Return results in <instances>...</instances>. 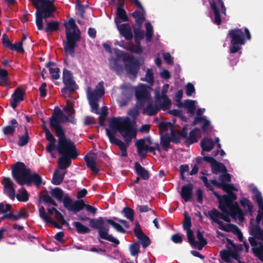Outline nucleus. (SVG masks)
<instances>
[{
    "label": "nucleus",
    "instance_id": "33",
    "mask_svg": "<svg viewBox=\"0 0 263 263\" xmlns=\"http://www.w3.org/2000/svg\"><path fill=\"white\" fill-rule=\"evenodd\" d=\"M18 126V123L16 119H13L10 121V124L4 127L2 129L5 135H12L15 132V127Z\"/></svg>",
    "mask_w": 263,
    "mask_h": 263
},
{
    "label": "nucleus",
    "instance_id": "41",
    "mask_svg": "<svg viewBox=\"0 0 263 263\" xmlns=\"http://www.w3.org/2000/svg\"><path fill=\"white\" fill-rule=\"evenodd\" d=\"M131 15L135 19V22L137 26L141 27L143 22L145 20L144 14L137 10Z\"/></svg>",
    "mask_w": 263,
    "mask_h": 263
},
{
    "label": "nucleus",
    "instance_id": "27",
    "mask_svg": "<svg viewBox=\"0 0 263 263\" xmlns=\"http://www.w3.org/2000/svg\"><path fill=\"white\" fill-rule=\"evenodd\" d=\"M134 165L135 172L138 177L145 180L149 179V174L147 170L142 166L138 162H136Z\"/></svg>",
    "mask_w": 263,
    "mask_h": 263
},
{
    "label": "nucleus",
    "instance_id": "55",
    "mask_svg": "<svg viewBox=\"0 0 263 263\" xmlns=\"http://www.w3.org/2000/svg\"><path fill=\"white\" fill-rule=\"evenodd\" d=\"M237 227L236 225L231 223L227 224H223V223H222L221 225H219V228L220 230L227 232H231L233 233Z\"/></svg>",
    "mask_w": 263,
    "mask_h": 263
},
{
    "label": "nucleus",
    "instance_id": "35",
    "mask_svg": "<svg viewBox=\"0 0 263 263\" xmlns=\"http://www.w3.org/2000/svg\"><path fill=\"white\" fill-rule=\"evenodd\" d=\"M199 131V129L195 127L190 132L189 136L187 137L184 142L186 146H189L198 141L197 134Z\"/></svg>",
    "mask_w": 263,
    "mask_h": 263
},
{
    "label": "nucleus",
    "instance_id": "30",
    "mask_svg": "<svg viewBox=\"0 0 263 263\" xmlns=\"http://www.w3.org/2000/svg\"><path fill=\"white\" fill-rule=\"evenodd\" d=\"M215 144V142L211 139L204 138L201 140L200 146L202 151L210 152L214 147ZM201 154L202 156L204 155L203 152H201Z\"/></svg>",
    "mask_w": 263,
    "mask_h": 263
},
{
    "label": "nucleus",
    "instance_id": "12",
    "mask_svg": "<svg viewBox=\"0 0 263 263\" xmlns=\"http://www.w3.org/2000/svg\"><path fill=\"white\" fill-rule=\"evenodd\" d=\"M51 195L60 202H62L64 206L69 211L72 208L73 201L68 194L64 195L63 190L60 187H55L51 191Z\"/></svg>",
    "mask_w": 263,
    "mask_h": 263
},
{
    "label": "nucleus",
    "instance_id": "31",
    "mask_svg": "<svg viewBox=\"0 0 263 263\" xmlns=\"http://www.w3.org/2000/svg\"><path fill=\"white\" fill-rule=\"evenodd\" d=\"M252 199L256 201L259 210H261V212L263 214V198L261 193L256 187H254L252 189Z\"/></svg>",
    "mask_w": 263,
    "mask_h": 263
},
{
    "label": "nucleus",
    "instance_id": "10",
    "mask_svg": "<svg viewBox=\"0 0 263 263\" xmlns=\"http://www.w3.org/2000/svg\"><path fill=\"white\" fill-rule=\"evenodd\" d=\"M150 89L149 86L145 84H141L136 89L135 97L138 107H143L146 103L151 101Z\"/></svg>",
    "mask_w": 263,
    "mask_h": 263
},
{
    "label": "nucleus",
    "instance_id": "61",
    "mask_svg": "<svg viewBox=\"0 0 263 263\" xmlns=\"http://www.w3.org/2000/svg\"><path fill=\"white\" fill-rule=\"evenodd\" d=\"M11 50L16 51L17 52L23 53L25 50L23 47L22 42H20L15 44H12L10 48Z\"/></svg>",
    "mask_w": 263,
    "mask_h": 263
},
{
    "label": "nucleus",
    "instance_id": "24",
    "mask_svg": "<svg viewBox=\"0 0 263 263\" xmlns=\"http://www.w3.org/2000/svg\"><path fill=\"white\" fill-rule=\"evenodd\" d=\"M193 184L191 182L181 187V196L186 202L191 201L193 198Z\"/></svg>",
    "mask_w": 263,
    "mask_h": 263
},
{
    "label": "nucleus",
    "instance_id": "46",
    "mask_svg": "<svg viewBox=\"0 0 263 263\" xmlns=\"http://www.w3.org/2000/svg\"><path fill=\"white\" fill-rule=\"evenodd\" d=\"M65 173H59L58 171H55L53 175L51 182L54 185H59L63 181Z\"/></svg>",
    "mask_w": 263,
    "mask_h": 263
},
{
    "label": "nucleus",
    "instance_id": "13",
    "mask_svg": "<svg viewBox=\"0 0 263 263\" xmlns=\"http://www.w3.org/2000/svg\"><path fill=\"white\" fill-rule=\"evenodd\" d=\"M209 2L210 7L213 10L214 15V23L217 25H219L221 24V18L220 10L217 7V5L218 4L220 5L222 13L226 15L227 9L224 3L222 0H209Z\"/></svg>",
    "mask_w": 263,
    "mask_h": 263
},
{
    "label": "nucleus",
    "instance_id": "58",
    "mask_svg": "<svg viewBox=\"0 0 263 263\" xmlns=\"http://www.w3.org/2000/svg\"><path fill=\"white\" fill-rule=\"evenodd\" d=\"M107 223L113 227L117 231L122 233H125L126 231L119 223L115 222L111 219L107 220Z\"/></svg>",
    "mask_w": 263,
    "mask_h": 263
},
{
    "label": "nucleus",
    "instance_id": "23",
    "mask_svg": "<svg viewBox=\"0 0 263 263\" xmlns=\"http://www.w3.org/2000/svg\"><path fill=\"white\" fill-rule=\"evenodd\" d=\"M52 119L53 120L55 119L59 122L60 125H61V123L66 122L68 121L69 118L68 116H66L60 109V108L56 106L54 108V111L52 114V116L49 118V124L50 127H51V121Z\"/></svg>",
    "mask_w": 263,
    "mask_h": 263
},
{
    "label": "nucleus",
    "instance_id": "63",
    "mask_svg": "<svg viewBox=\"0 0 263 263\" xmlns=\"http://www.w3.org/2000/svg\"><path fill=\"white\" fill-rule=\"evenodd\" d=\"M12 219L14 221H17L20 219L26 218L28 214L26 212L22 211H18L17 214H13L11 213Z\"/></svg>",
    "mask_w": 263,
    "mask_h": 263
},
{
    "label": "nucleus",
    "instance_id": "29",
    "mask_svg": "<svg viewBox=\"0 0 263 263\" xmlns=\"http://www.w3.org/2000/svg\"><path fill=\"white\" fill-rule=\"evenodd\" d=\"M43 179L42 177L36 173H34L31 176L25 181L27 186L33 183L37 188H39L42 183Z\"/></svg>",
    "mask_w": 263,
    "mask_h": 263
},
{
    "label": "nucleus",
    "instance_id": "3",
    "mask_svg": "<svg viewBox=\"0 0 263 263\" xmlns=\"http://www.w3.org/2000/svg\"><path fill=\"white\" fill-rule=\"evenodd\" d=\"M36 9L35 23L38 30L44 29L43 19L53 18L56 7L54 4L55 0H29Z\"/></svg>",
    "mask_w": 263,
    "mask_h": 263
},
{
    "label": "nucleus",
    "instance_id": "40",
    "mask_svg": "<svg viewBox=\"0 0 263 263\" xmlns=\"http://www.w3.org/2000/svg\"><path fill=\"white\" fill-rule=\"evenodd\" d=\"M25 94V91L23 88L21 87L16 88L12 95H11V97L13 100H15L16 101H24V96Z\"/></svg>",
    "mask_w": 263,
    "mask_h": 263
},
{
    "label": "nucleus",
    "instance_id": "54",
    "mask_svg": "<svg viewBox=\"0 0 263 263\" xmlns=\"http://www.w3.org/2000/svg\"><path fill=\"white\" fill-rule=\"evenodd\" d=\"M124 216L129 219L130 221H134V211L129 207H125L122 211Z\"/></svg>",
    "mask_w": 263,
    "mask_h": 263
},
{
    "label": "nucleus",
    "instance_id": "6",
    "mask_svg": "<svg viewBox=\"0 0 263 263\" xmlns=\"http://www.w3.org/2000/svg\"><path fill=\"white\" fill-rule=\"evenodd\" d=\"M227 37L231 39L229 50L230 53H236L241 48V45H245L246 40L251 39V34L247 28H235L229 31Z\"/></svg>",
    "mask_w": 263,
    "mask_h": 263
},
{
    "label": "nucleus",
    "instance_id": "19",
    "mask_svg": "<svg viewBox=\"0 0 263 263\" xmlns=\"http://www.w3.org/2000/svg\"><path fill=\"white\" fill-rule=\"evenodd\" d=\"M204 158L206 162L211 164V170L213 174L217 175L219 173L227 172L226 166L223 163L218 162L214 158L211 156H205Z\"/></svg>",
    "mask_w": 263,
    "mask_h": 263
},
{
    "label": "nucleus",
    "instance_id": "47",
    "mask_svg": "<svg viewBox=\"0 0 263 263\" xmlns=\"http://www.w3.org/2000/svg\"><path fill=\"white\" fill-rule=\"evenodd\" d=\"M183 107L187 109V113L194 115L196 109L195 101L192 100H185Z\"/></svg>",
    "mask_w": 263,
    "mask_h": 263
},
{
    "label": "nucleus",
    "instance_id": "50",
    "mask_svg": "<svg viewBox=\"0 0 263 263\" xmlns=\"http://www.w3.org/2000/svg\"><path fill=\"white\" fill-rule=\"evenodd\" d=\"M9 81L8 72L5 69L0 68V85L4 86L8 84Z\"/></svg>",
    "mask_w": 263,
    "mask_h": 263
},
{
    "label": "nucleus",
    "instance_id": "62",
    "mask_svg": "<svg viewBox=\"0 0 263 263\" xmlns=\"http://www.w3.org/2000/svg\"><path fill=\"white\" fill-rule=\"evenodd\" d=\"M185 219L183 222V227L184 230L187 231L189 230H191V228L192 227V222L191 218L187 215V213L185 212Z\"/></svg>",
    "mask_w": 263,
    "mask_h": 263
},
{
    "label": "nucleus",
    "instance_id": "14",
    "mask_svg": "<svg viewBox=\"0 0 263 263\" xmlns=\"http://www.w3.org/2000/svg\"><path fill=\"white\" fill-rule=\"evenodd\" d=\"M228 210V213H223L224 214H223L214 208L208 212V214L213 222L218 225H221L223 222L220 221V219H222L228 223H230L231 221L229 216L230 215L232 217V212L229 209Z\"/></svg>",
    "mask_w": 263,
    "mask_h": 263
},
{
    "label": "nucleus",
    "instance_id": "16",
    "mask_svg": "<svg viewBox=\"0 0 263 263\" xmlns=\"http://www.w3.org/2000/svg\"><path fill=\"white\" fill-rule=\"evenodd\" d=\"M117 28L120 34L127 41L131 40L133 37L132 28L128 23L120 24L121 21L117 19L115 20Z\"/></svg>",
    "mask_w": 263,
    "mask_h": 263
},
{
    "label": "nucleus",
    "instance_id": "49",
    "mask_svg": "<svg viewBox=\"0 0 263 263\" xmlns=\"http://www.w3.org/2000/svg\"><path fill=\"white\" fill-rule=\"evenodd\" d=\"M29 137L28 132V129L26 127H25V133L24 135H21L19 137V139L17 142V144L20 146H24L26 145L29 142Z\"/></svg>",
    "mask_w": 263,
    "mask_h": 263
},
{
    "label": "nucleus",
    "instance_id": "15",
    "mask_svg": "<svg viewBox=\"0 0 263 263\" xmlns=\"http://www.w3.org/2000/svg\"><path fill=\"white\" fill-rule=\"evenodd\" d=\"M250 234L252 237L249 238V242L252 247L257 246L258 242L256 239L263 241V229L258 226H251L250 227Z\"/></svg>",
    "mask_w": 263,
    "mask_h": 263
},
{
    "label": "nucleus",
    "instance_id": "2",
    "mask_svg": "<svg viewBox=\"0 0 263 263\" xmlns=\"http://www.w3.org/2000/svg\"><path fill=\"white\" fill-rule=\"evenodd\" d=\"M51 128L55 131L58 138V144L55 149L62 156H66L72 159L77 158L79 154L74 143L69 138L66 137L62 125L55 119L51 121Z\"/></svg>",
    "mask_w": 263,
    "mask_h": 263
},
{
    "label": "nucleus",
    "instance_id": "57",
    "mask_svg": "<svg viewBox=\"0 0 263 263\" xmlns=\"http://www.w3.org/2000/svg\"><path fill=\"white\" fill-rule=\"evenodd\" d=\"M143 81H146L150 84H152L154 81V74L152 70L148 69L146 70L145 78L141 79Z\"/></svg>",
    "mask_w": 263,
    "mask_h": 263
},
{
    "label": "nucleus",
    "instance_id": "56",
    "mask_svg": "<svg viewBox=\"0 0 263 263\" xmlns=\"http://www.w3.org/2000/svg\"><path fill=\"white\" fill-rule=\"evenodd\" d=\"M170 139L171 141L175 143H178L180 142V136L179 134V132L178 130H175L173 128H172L171 132V137Z\"/></svg>",
    "mask_w": 263,
    "mask_h": 263
},
{
    "label": "nucleus",
    "instance_id": "44",
    "mask_svg": "<svg viewBox=\"0 0 263 263\" xmlns=\"http://www.w3.org/2000/svg\"><path fill=\"white\" fill-rule=\"evenodd\" d=\"M73 226L76 228L77 232L79 234H86L90 231V229L83 225L82 223L79 221H75L73 222Z\"/></svg>",
    "mask_w": 263,
    "mask_h": 263
},
{
    "label": "nucleus",
    "instance_id": "43",
    "mask_svg": "<svg viewBox=\"0 0 263 263\" xmlns=\"http://www.w3.org/2000/svg\"><path fill=\"white\" fill-rule=\"evenodd\" d=\"M197 238L199 240V242H198V243H196L195 248H197L199 250H201L206 245L208 241L203 237L202 232L199 230L197 231Z\"/></svg>",
    "mask_w": 263,
    "mask_h": 263
},
{
    "label": "nucleus",
    "instance_id": "64",
    "mask_svg": "<svg viewBox=\"0 0 263 263\" xmlns=\"http://www.w3.org/2000/svg\"><path fill=\"white\" fill-rule=\"evenodd\" d=\"M54 217L58 222L60 224H65L68 226H69V223L65 220L63 215L59 211H57V213L54 215Z\"/></svg>",
    "mask_w": 263,
    "mask_h": 263
},
{
    "label": "nucleus",
    "instance_id": "11",
    "mask_svg": "<svg viewBox=\"0 0 263 263\" xmlns=\"http://www.w3.org/2000/svg\"><path fill=\"white\" fill-rule=\"evenodd\" d=\"M62 79L63 82L65 86L61 89V92L63 93H66L67 91L73 92L78 89V86L73 80L72 73L70 70L64 68Z\"/></svg>",
    "mask_w": 263,
    "mask_h": 263
},
{
    "label": "nucleus",
    "instance_id": "59",
    "mask_svg": "<svg viewBox=\"0 0 263 263\" xmlns=\"http://www.w3.org/2000/svg\"><path fill=\"white\" fill-rule=\"evenodd\" d=\"M186 235L189 242H190L191 245L193 247L195 248L196 243H198V241L195 240L194 233L192 230L186 231Z\"/></svg>",
    "mask_w": 263,
    "mask_h": 263
},
{
    "label": "nucleus",
    "instance_id": "26",
    "mask_svg": "<svg viewBox=\"0 0 263 263\" xmlns=\"http://www.w3.org/2000/svg\"><path fill=\"white\" fill-rule=\"evenodd\" d=\"M211 183L212 185L216 186L217 188L222 189L223 191L228 193L233 192V191H237V189L232 184H229L225 182H218L215 179L210 180Z\"/></svg>",
    "mask_w": 263,
    "mask_h": 263
},
{
    "label": "nucleus",
    "instance_id": "25",
    "mask_svg": "<svg viewBox=\"0 0 263 263\" xmlns=\"http://www.w3.org/2000/svg\"><path fill=\"white\" fill-rule=\"evenodd\" d=\"M166 92V90L162 89L161 95L159 93L156 94L157 101L160 102L161 100H163L162 103L158 106L160 109L161 108L165 110L170 108L171 105V100L168 98Z\"/></svg>",
    "mask_w": 263,
    "mask_h": 263
},
{
    "label": "nucleus",
    "instance_id": "21",
    "mask_svg": "<svg viewBox=\"0 0 263 263\" xmlns=\"http://www.w3.org/2000/svg\"><path fill=\"white\" fill-rule=\"evenodd\" d=\"M87 93L88 100H98L104 94L103 82H99L92 91H91L90 88L88 87Z\"/></svg>",
    "mask_w": 263,
    "mask_h": 263
},
{
    "label": "nucleus",
    "instance_id": "20",
    "mask_svg": "<svg viewBox=\"0 0 263 263\" xmlns=\"http://www.w3.org/2000/svg\"><path fill=\"white\" fill-rule=\"evenodd\" d=\"M135 145L138 149V154L141 159L144 158L147 155V152L152 153L156 155L153 146L145 144L144 139H141L136 141Z\"/></svg>",
    "mask_w": 263,
    "mask_h": 263
},
{
    "label": "nucleus",
    "instance_id": "7",
    "mask_svg": "<svg viewBox=\"0 0 263 263\" xmlns=\"http://www.w3.org/2000/svg\"><path fill=\"white\" fill-rule=\"evenodd\" d=\"M107 220H108L107 217H100L97 219L93 218L90 220L89 225L93 229L98 230L101 238L114 243V247H117L120 244V241L117 238L108 234L109 227L106 226Z\"/></svg>",
    "mask_w": 263,
    "mask_h": 263
},
{
    "label": "nucleus",
    "instance_id": "5",
    "mask_svg": "<svg viewBox=\"0 0 263 263\" xmlns=\"http://www.w3.org/2000/svg\"><path fill=\"white\" fill-rule=\"evenodd\" d=\"M66 28V41L64 42V48L65 53L69 54L71 57L75 56V48L78 46L77 42L81 40L80 31L78 29L77 32L74 29L77 27L75 21L71 18L68 24H65Z\"/></svg>",
    "mask_w": 263,
    "mask_h": 263
},
{
    "label": "nucleus",
    "instance_id": "60",
    "mask_svg": "<svg viewBox=\"0 0 263 263\" xmlns=\"http://www.w3.org/2000/svg\"><path fill=\"white\" fill-rule=\"evenodd\" d=\"M140 246L138 242H136L130 245L129 247V250L130 254L132 256H136L140 253Z\"/></svg>",
    "mask_w": 263,
    "mask_h": 263
},
{
    "label": "nucleus",
    "instance_id": "39",
    "mask_svg": "<svg viewBox=\"0 0 263 263\" xmlns=\"http://www.w3.org/2000/svg\"><path fill=\"white\" fill-rule=\"evenodd\" d=\"M71 159L66 156H62L58 160L59 168L61 170H65L68 168L71 163Z\"/></svg>",
    "mask_w": 263,
    "mask_h": 263
},
{
    "label": "nucleus",
    "instance_id": "9",
    "mask_svg": "<svg viewBox=\"0 0 263 263\" xmlns=\"http://www.w3.org/2000/svg\"><path fill=\"white\" fill-rule=\"evenodd\" d=\"M122 58L125 63L124 67L126 71L135 79L140 68L139 60L135 59L133 55L125 52L123 53Z\"/></svg>",
    "mask_w": 263,
    "mask_h": 263
},
{
    "label": "nucleus",
    "instance_id": "52",
    "mask_svg": "<svg viewBox=\"0 0 263 263\" xmlns=\"http://www.w3.org/2000/svg\"><path fill=\"white\" fill-rule=\"evenodd\" d=\"M220 256L222 260L227 263H231V250H222L220 252Z\"/></svg>",
    "mask_w": 263,
    "mask_h": 263
},
{
    "label": "nucleus",
    "instance_id": "8",
    "mask_svg": "<svg viewBox=\"0 0 263 263\" xmlns=\"http://www.w3.org/2000/svg\"><path fill=\"white\" fill-rule=\"evenodd\" d=\"M31 175L30 169L27 168L23 162L18 161L12 168V176L15 181L21 185L25 184L26 179Z\"/></svg>",
    "mask_w": 263,
    "mask_h": 263
},
{
    "label": "nucleus",
    "instance_id": "48",
    "mask_svg": "<svg viewBox=\"0 0 263 263\" xmlns=\"http://www.w3.org/2000/svg\"><path fill=\"white\" fill-rule=\"evenodd\" d=\"M141 28L138 27L137 28H134L133 30L136 44H140L141 41L144 36V31L141 30Z\"/></svg>",
    "mask_w": 263,
    "mask_h": 263
},
{
    "label": "nucleus",
    "instance_id": "38",
    "mask_svg": "<svg viewBox=\"0 0 263 263\" xmlns=\"http://www.w3.org/2000/svg\"><path fill=\"white\" fill-rule=\"evenodd\" d=\"M84 160L86 163L87 167L89 168L92 172L96 174L99 173L100 170L97 167L96 162L92 158L85 156L84 157Z\"/></svg>",
    "mask_w": 263,
    "mask_h": 263
},
{
    "label": "nucleus",
    "instance_id": "42",
    "mask_svg": "<svg viewBox=\"0 0 263 263\" xmlns=\"http://www.w3.org/2000/svg\"><path fill=\"white\" fill-rule=\"evenodd\" d=\"M240 203L241 206L246 210V212H248L251 215H252L253 213V206L249 199L246 197H243L240 199Z\"/></svg>",
    "mask_w": 263,
    "mask_h": 263
},
{
    "label": "nucleus",
    "instance_id": "28",
    "mask_svg": "<svg viewBox=\"0 0 263 263\" xmlns=\"http://www.w3.org/2000/svg\"><path fill=\"white\" fill-rule=\"evenodd\" d=\"M201 123H202L201 128L203 132L205 134H208L209 132L208 127L210 125L211 122L204 117H196L192 123V125H196Z\"/></svg>",
    "mask_w": 263,
    "mask_h": 263
},
{
    "label": "nucleus",
    "instance_id": "34",
    "mask_svg": "<svg viewBox=\"0 0 263 263\" xmlns=\"http://www.w3.org/2000/svg\"><path fill=\"white\" fill-rule=\"evenodd\" d=\"M147 103H149V104L144 109L143 114L148 116L155 115L160 110V107L156 105H153L152 100L151 102Z\"/></svg>",
    "mask_w": 263,
    "mask_h": 263
},
{
    "label": "nucleus",
    "instance_id": "53",
    "mask_svg": "<svg viewBox=\"0 0 263 263\" xmlns=\"http://www.w3.org/2000/svg\"><path fill=\"white\" fill-rule=\"evenodd\" d=\"M146 28V42H151L153 36V28L151 24L147 22L145 24Z\"/></svg>",
    "mask_w": 263,
    "mask_h": 263
},
{
    "label": "nucleus",
    "instance_id": "4",
    "mask_svg": "<svg viewBox=\"0 0 263 263\" xmlns=\"http://www.w3.org/2000/svg\"><path fill=\"white\" fill-rule=\"evenodd\" d=\"M213 195L219 199V209L223 213H228L229 209L232 212V218L236 219L238 217L240 222L245 220L244 214L239 208L237 202H234L236 199V195L233 192L227 195L221 196L217 192H213Z\"/></svg>",
    "mask_w": 263,
    "mask_h": 263
},
{
    "label": "nucleus",
    "instance_id": "17",
    "mask_svg": "<svg viewBox=\"0 0 263 263\" xmlns=\"http://www.w3.org/2000/svg\"><path fill=\"white\" fill-rule=\"evenodd\" d=\"M84 208L87 211L92 214H95L97 213V209L96 208L89 204H85L83 200H77L73 201L70 211L72 212L73 213H77L82 210Z\"/></svg>",
    "mask_w": 263,
    "mask_h": 263
},
{
    "label": "nucleus",
    "instance_id": "51",
    "mask_svg": "<svg viewBox=\"0 0 263 263\" xmlns=\"http://www.w3.org/2000/svg\"><path fill=\"white\" fill-rule=\"evenodd\" d=\"M16 198L19 201L26 202L29 199V195L26 190L22 189L19 190V193L16 195Z\"/></svg>",
    "mask_w": 263,
    "mask_h": 263
},
{
    "label": "nucleus",
    "instance_id": "18",
    "mask_svg": "<svg viewBox=\"0 0 263 263\" xmlns=\"http://www.w3.org/2000/svg\"><path fill=\"white\" fill-rule=\"evenodd\" d=\"M42 122L43 124V129L45 133V138L49 142L48 145L46 146V150L48 153L51 154L52 157H54L53 152L55 149L56 139L46 126L45 122L43 120Z\"/></svg>",
    "mask_w": 263,
    "mask_h": 263
},
{
    "label": "nucleus",
    "instance_id": "37",
    "mask_svg": "<svg viewBox=\"0 0 263 263\" xmlns=\"http://www.w3.org/2000/svg\"><path fill=\"white\" fill-rule=\"evenodd\" d=\"M47 19V18L46 20L44 19L45 22L47 23V26L45 28L46 32L49 33L59 30L60 28V25L58 21H51L50 22H47L46 20Z\"/></svg>",
    "mask_w": 263,
    "mask_h": 263
},
{
    "label": "nucleus",
    "instance_id": "32",
    "mask_svg": "<svg viewBox=\"0 0 263 263\" xmlns=\"http://www.w3.org/2000/svg\"><path fill=\"white\" fill-rule=\"evenodd\" d=\"M117 18L116 19L121 22H127L128 21V17L126 12L124 9L123 4H118L117 8Z\"/></svg>",
    "mask_w": 263,
    "mask_h": 263
},
{
    "label": "nucleus",
    "instance_id": "22",
    "mask_svg": "<svg viewBox=\"0 0 263 263\" xmlns=\"http://www.w3.org/2000/svg\"><path fill=\"white\" fill-rule=\"evenodd\" d=\"M3 184L4 185V190L5 193L11 199H15V190L13 187V182L9 177H5L3 179Z\"/></svg>",
    "mask_w": 263,
    "mask_h": 263
},
{
    "label": "nucleus",
    "instance_id": "45",
    "mask_svg": "<svg viewBox=\"0 0 263 263\" xmlns=\"http://www.w3.org/2000/svg\"><path fill=\"white\" fill-rule=\"evenodd\" d=\"M170 142L171 140L168 135H165L160 137V144L162 146V148L164 151H168L169 148L171 147L170 146Z\"/></svg>",
    "mask_w": 263,
    "mask_h": 263
},
{
    "label": "nucleus",
    "instance_id": "36",
    "mask_svg": "<svg viewBox=\"0 0 263 263\" xmlns=\"http://www.w3.org/2000/svg\"><path fill=\"white\" fill-rule=\"evenodd\" d=\"M251 250L254 256L263 262V242H259L257 246L252 247Z\"/></svg>",
    "mask_w": 263,
    "mask_h": 263
},
{
    "label": "nucleus",
    "instance_id": "1",
    "mask_svg": "<svg viewBox=\"0 0 263 263\" xmlns=\"http://www.w3.org/2000/svg\"><path fill=\"white\" fill-rule=\"evenodd\" d=\"M109 127L110 129L106 128V132L110 142L118 146L121 157H127V147L136 137V129L128 118L123 120L113 118L110 120Z\"/></svg>",
    "mask_w": 263,
    "mask_h": 263
}]
</instances>
